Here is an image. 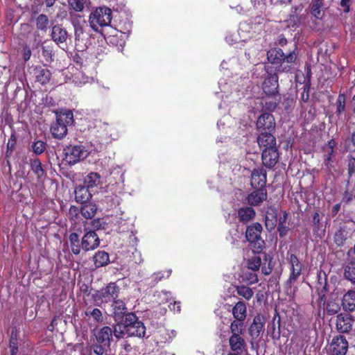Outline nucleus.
Returning <instances> with one entry per match:
<instances>
[{"mask_svg":"<svg viewBox=\"0 0 355 355\" xmlns=\"http://www.w3.org/2000/svg\"><path fill=\"white\" fill-rule=\"evenodd\" d=\"M112 11L106 6L96 8L89 16L90 27L96 32H99L102 28L108 26L112 21Z\"/></svg>","mask_w":355,"mask_h":355,"instance_id":"obj_1","label":"nucleus"},{"mask_svg":"<svg viewBox=\"0 0 355 355\" xmlns=\"http://www.w3.org/2000/svg\"><path fill=\"white\" fill-rule=\"evenodd\" d=\"M123 322L124 330L128 336L139 338L145 336L146 327L142 322L138 320L135 313H126Z\"/></svg>","mask_w":355,"mask_h":355,"instance_id":"obj_2","label":"nucleus"},{"mask_svg":"<svg viewBox=\"0 0 355 355\" xmlns=\"http://www.w3.org/2000/svg\"><path fill=\"white\" fill-rule=\"evenodd\" d=\"M119 287L116 283L111 282L107 286L96 291L92 298L96 304L113 302L119 296Z\"/></svg>","mask_w":355,"mask_h":355,"instance_id":"obj_3","label":"nucleus"},{"mask_svg":"<svg viewBox=\"0 0 355 355\" xmlns=\"http://www.w3.org/2000/svg\"><path fill=\"white\" fill-rule=\"evenodd\" d=\"M262 229V225L259 223H254L247 227L245 232L247 241L250 243L253 250L257 252L263 250L265 244L261 236Z\"/></svg>","mask_w":355,"mask_h":355,"instance_id":"obj_4","label":"nucleus"},{"mask_svg":"<svg viewBox=\"0 0 355 355\" xmlns=\"http://www.w3.org/2000/svg\"><path fill=\"white\" fill-rule=\"evenodd\" d=\"M67 162L72 165L85 159L89 155V151L83 145L69 146L64 149Z\"/></svg>","mask_w":355,"mask_h":355,"instance_id":"obj_5","label":"nucleus"},{"mask_svg":"<svg viewBox=\"0 0 355 355\" xmlns=\"http://www.w3.org/2000/svg\"><path fill=\"white\" fill-rule=\"evenodd\" d=\"M85 234L81 240L82 249L85 252L94 250L100 245V239L95 231L91 230L87 223L84 224Z\"/></svg>","mask_w":355,"mask_h":355,"instance_id":"obj_6","label":"nucleus"},{"mask_svg":"<svg viewBox=\"0 0 355 355\" xmlns=\"http://www.w3.org/2000/svg\"><path fill=\"white\" fill-rule=\"evenodd\" d=\"M284 52L281 49L275 48L267 52V59L272 64L278 65L277 70L278 71H288L290 70V66L282 67V60Z\"/></svg>","mask_w":355,"mask_h":355,"instance_id":"obj_7","label":"nucleus"},{"mask_svg":"<svg viewBox=\"0 0 355 355\" xmlns=\"http://www.w3.org/2000/svg\"><path fill=\"white\" fill-rule=\"evenodd\" d=\"M257 127L259 132H272L275 128V122L272 114H262L257 119Z\"/></svg>","mask_w":355,"mask_h":355,"instance_id":"obj_8","label":"nucleus"},{"mask_svg":"<svg viewBox=\"0 0 355 355\" xmlns=\"http://www.w3.org/2000/svg\"><path fill=\"white\" fill-rule=\"evenodd\" d=\"M348 343L343 336L334 337L330 343L329 351L331 355H345L347 351Z\"/></svg>","mask_w":355,"mask_h":355,"instance_id":"obj_9","label":"nucleus"},{"mask_svg":"<svg viewBox=\"0 0 355 355\" xmlns=\"http://www.w3.org/2000/svg\"><path fill=\"white\" fill-rule=\"evenodd\" d=\"M279 157V154L277 147L264 148L262 150V163L268 168H272L277 164Z\"/></svg>","mask_w":355,"mask_h":355,"instance_id":"obj_10","label":"nucleus"},{"mask_svg":"<svg viewBox=\"0 0 355 355\" xmlns=\"http://www.w3.org/2000/svg\"><path fill=\"white\" fill-rule=\"evenodd\" d=\"M278 87L277 76L276 74L268 73L262 85L264 93L268 96L278 95Z\"/></svg>","mask_w":355,"mask_h":355,"instance_id":"obj_11","label":"nucleus"},{"mask_svg":"<svg viewBox=\"0 0 355 355\" xmlns=\"http://www.w3.org/2000/svg\"><path fill=\"white\" fill-rule=\"evenodd\" d=\"M250 184L253 188H265L266 184V171L263 168H254L252 171Z\"/></svg>","mask_w":355,"mask_h":355,"instance_id":"obj_12","label":"nucleus"},{"mask_svg":"<svg viewBox=\"0 0 355 355\" xmlns=\"http://www.w3.org/2000/svg\"><path fill=\"white\" fill-rule=\"evenodd\" d=\"M265 324V318L261 315L254 316L252 323L249 327V334L252 340L257 339L263 331Z\"/></svg>","mask_w":355,"mask_h":355,"instance_id":"obj_13","label":"nucleus"},{"mask_svg":"<svg viewBox=\"0 0 355 355\" xmlns=\"http://www.w3.org/2000/svg\"><path fill=\"white\" fill-rule=\"evenodd\" d=\"M112 334L113 331L111 327L105 326L96 330L95 336L98 343L103 344L108 347L112 338Z\"/></svg>","mask_w":355,"mask_h":355,"instance_id":"obj_14","label":"nucleus"},{"mask_svg":"<svg viewBox=\"0 0 355 355\" xmlns=\"http://www.w3.org/2000/svg\"><path fill=\"white\" fill-rule=\"evenodd\" d=\"M256 189L248 197V202L252 206H258L267 199V191L265 188L259 187Z\"/></svg>","mask_w":355,"mask_h":355,"instance_id":"obj_15","label":"nucleus"},{"mask_svg":"<svg viewBox=\"0 0 355 355\" xmlns=\"http://www.w3.org/2000/svg\"><path fill=\"white\" fill-rule=\"evenodd\" d=\"M353 319L346 314H338L336 318V329L339 332L347 333L352 329Z\"/></svg>","mask_w":355,"mask_h":355,"instance_id":"obj_16","label":"nucleus"},{"mask_svg":"<svg viewBox=\"0 0 355 355\" xmlns=\"http://www.w3.org/2000/svg\"><path fill=\"white\" fill-rule=\"evenodd\" d=\"M327 8L324 0H312L309 6L310 13L317 19L323 18Z\"/></svg>","mask_w":355,"mask_h":355,"instance_id":"obj_17","label":"nucleus"},{"mask_svg":"<svg viewBox=\"0 0 355 355\" xmlns=\"http://www.w3.org/2000/svg\"><path fill=\"white\" fill-rule=\"evenodd\" d=\"M257 143L261 148H268L277 147L276 139L272 135V132H259L257 137Z\"/></svg>","mask_w":355,"mask_h":355,"instance_id":"obj_18","label":"nucleus"},{"mask_svg":"<svg viewBox=\"0 0 355 355\" xmlns=\"http://www.w3.org/2000/svg\"><path fill=\"white\" fill-rule=\"evenodd\" d=\"M51 36L53 42L57 44H60L67 41L68 33L64 28L58 24L52 27Z\"/></svg>","mask_w":355,"mask_h":355,"instance_id":"obj_19","label":"nucleus"},{"mask_svg":"<svg viewBox=\"0 0 355 355\" xmlns=\"http://www.w3.org/2000/svg\"><path fill=\"white\" fill-rule=\"evenodd\" d=\"M230 349L236 353L242 352L246 347V343L241 334H236L232 335L229 338Z\"/></svg>","mask_w":355,"mask_h":355,"instance_id":"obj_20","label":"nucleus"},{"mask_svg":"<svg viewBox=\"0 0 355 355\" xmlns=\"http://www.w3.org/2000/svg\"><path fill=\"white\" fill-rule=\"evenodd\" d=\"M277 211L273 207H268L266 211L265 225L268 230H272L277 223Z\"/></svg>","mask_w":355,"mask_h":355,"instance_id":"obj_21","label":"nucleus"},{"mask_svg":"<svg viewBox=\"0 0 355 355\" xmlns=\"http://www.w3.org/2000/svg\"><path fill=\"white\" fill-rule=\"evenodd\" d=\"M237 214L239 222L245 224L254 218L256 212L252 207H243L239 209Z\"/></svg>","mask_w":355,"mask_h":355,"instance_id":"obj_22","label":"nucleus"},{"mask_svg":"<svg viewBox=\"0 0 355 355\" xmlns=\"http://www.w3.org/2000/svg\"><path fill=\"white\" fill-rule=\"evenodd\" d=\"M92 191L93 190H90L85 185L77 187L75 189L76 202L83 204L87 202L92 198Z\"/></svg>","mask_w":355,"mask_h":355,"instance_id":"obj_23","label":"nucleus"},{"mask_svg":"<svg viewBox=\"0 0 355 355\" xmlns=\"http://www.w3.org/2000/svg\"><path fill=\"white\" fill-rule=\"evenodd\" d=\"M34 71L37 82L42 85H46L49 82L51 77V73L49 69L42 67H36Z\"/></svg>","mask_w":355,"mask_h":355,"instance_id":"obj_24","label":"nucleus"},{"mask_svg":"<svg viewBox=\"0 0 355 355\" xmlns=\"http://www.w3.org/2000/svg\"><path fill=\"white\" fill-rule=\"evenodd\" d=\"M342 306L345 311H353L355 310V291L350 290L343 297Z\"/></svg>","mask_w":355,"mask_h":355,"instance_id":"obj_25","label":"nucleus"},{"mask_svg":"<svg viewBox=\"0 0 355 355\" xmlns=\"http://www.w3.org/2000/svg\"><path fill=\"white\" fill-rule=\"evenodd\" d=\"M232 315L236 320L244 321L247 316V308L243 301H239L232 308Z\"/></svg>","mask_w":355,"mask_h":355,"instance_id":"obj_26","label":"nucleus"},{"mask_svg":"<svg viewBox=\"0 0 355 355\" xmlns=\"http://www.w3.org/2000/svg\"><path fill=\"white\" fill-rule=\"evenodd\" d=\"M344 277L355 283V257L350 259L344 266Z\"/></svg>","mask_w":355,"mask_h":355,"instance_id":"obj_27","label":"nucleus"},{"mask_svg":"<svg viewBox=\"0 0 355 355\" xmlns=\"http://www.w3.org/2000/svg\"><path fill=\"white\" fill-rule=\"evenodd\" d=\"M56 121L67 127L73 123V115L71 110L60 111L56 114Z\"/></svg>","mask_w":355,"mask_h":355,"instance_id":"obj_28","label":"nucleus"},{"mask_svg":"<svg viewBox=\"0 0 355 355\" xmlns=\"http://www.w3.org/2000/svg\"><path fill=\"white\" fill-rule=\"evenodd\" d=\"M348 236V231L347 227H340L338 228L334 235V241L338 247L343 246Z\"/></svg>","mask_w":355,"mask_h":355,"instance_id":"obj_29","label":"nucleus"},{"mask_svg":"<svg viewBox=\"0 0 355 355\" xmlns=\"http://www.w3.org/2000/svg\"><path fill=\"white\" fill-rule=\"evenodd\" d=\"M234 288L235 291H236V293L243 299H245L247 301L250 300L253 295H254V291L252 288L245 286L243 284L241 285H234Z\"/></svg>","mask_w":355,"mask_h":355,"instance_id":"obj_30","label":"nucleus"},{"mask_svg":"<svg viewBox=\"0 0 355 355\" xmlns=\"http://www.w3.org/2000/svg\"><path fill=\"white\" fill-rule=\"evenodd\" d=\"M94 261L96 268L107 266L110 263L108 253L105 251H98L94 256Z\"/></svg>","mask_w":355,"mask_h":355,"instance_id":"obj_31","label":"nucleus"},{"mask_svg":"<svg viewBox=\"0 0 355 355\" xmlns=\"http://www.w3.org/2000/svg\"><path fill=\"white\" fill-rule=\"evenodd\" d=\"M51 133L53 137L62 139L67 134V127L56 121L51 128Z\"/></svg>","mask_w":355,"mask_h":355,"instance_id":"obj_32","label":"nucleus"},{"mask_svg":"<svg viewBox=\"0 0 355 355\" xmlns=\"http://www.w3.org/2000/svg\"><path fill=\"white\" fill-rule=\"evenodd\" d=\"M70 248L73 254L78 255L81 252L82 245L80 243L79 236L76 233H71L69 236Z\"/></svg>","mask_w":355,"mask_h":355,"instance_id":"obj_33","label":"nucleus"},{"mask_svg":"<svg viewBox=\"0 0 355 355\" xmlns=\"http://www.w3.org/2000/svg\"><path fill=\"white\" fill-rule=\"evenodd\" d=\"M100 183V175L97 173H90L84 180V184L90 190L97 187Z\"/></svg>","mask_w":355,"mask_h":355,"instance_id":"obj_34","label":"nucleus"},{"mask_svg":"<svg viewBox=\"0 0 355 355\" xmlns=\"http://www.w3.org/2000/svg\"><path fill=\"white\" fill-rule=\"evenodd\" d=\"M263 99V107L268 111H273L279 103L280 97L279 95L272 96Z\"/></svg>","mask_w":355,"mask_h":355,"instance_id":"obj_35","label":"nucleus"},{"mask_svg":"<svg viewBox=\"0 0 355 355\" xmlns=\"http://www.w3.org/2000/svg\"><path fill=\"white\" fill-rule=\"evenodd\" d=\"M96 206L95 204L93 203H87L85 204L80 209L81 215L87 218V219H92L96 213Z\"/></svg>","mask_w":355,"mask_h":355,"instance_id":"obj_36","label":"nucleus"},{"mask_svg":"<svg viewBox=\"0 0 355 355\" xmlns=\"http://www.w3.org/2000/svg\"><path fill=\"white\" fill-rule=\"evenodd\" d=\"M112 307L115 318H121L123 315H126V307L124 302L119 300L113 301Z\"/></svg>","mask_w":355,"mask_h":355,"instance_id":"obj_37","label":"nucleus"},{"mask_svg":"<svg viewBox=\"0 0 355 355\" xmlns=\"http://www.w3.org/2000/svg\"><path fill=\"white\" fill-rule=\"evenodd\" d=\"M31 168L37 176V179H40L45 175V171L42 168V165L39 159L31 160Z\"/></svg>","mask_w":355,"mask_h":355,"instance_id":"obj_38","label":"nucleus"},{"mask_svg":"<svg viewBox=\"0 0 355 355\" xmlns=\"http://www.w3.org/2000/svg\"><path fill=\"white\" fill-rule=\"evenodd\" d=\"M317 289L319 291L320 295L322 296H324L325 294L329 291L327 283V275L325 272H323L322 274L320 273L318 275Z\"/></svg>","mask_w":355,"mask_h":355,"instance_id":"obj_39","label":"nucleus"},{"mask_svg":"<svg viewBox=\"0 0 355 355\" xmlns=\"http://www.w3.org/2000/svg\"><path fill=\"white\" fill-rule=\"evenodd\" d=\"M291 275L286 282L287 288H291L302 272V266L291 268Z\"/></svg>","mask_w":355,"mask_h":355,"instance_id":"obj_40","label":"nucleus"},{"mask_svg":"<svg viewBox=\"0 0 355 355\" xmlns=\"http://www.w3.org/2000/svg\"><path fill=\"white\" fill-rule=\"evenodd\" d=\"M49 26V20L46 15L40 14L36 18V27L37 29L46 32Z\"/></svg>","mask_w":355,"mask_h":355,"instance_id":"obj_41","label":"nucleus"},{"mask_svg":"<svg viewBox=\"0 0 355 355\" xmlns=\"http://www.w3.org/2000/svg\"><path fill=\"white\" fill-rule=\"evenodd\" d=\"M261 263V259L259 256H253L248 259L247 266L248 269L252 271H257L259 269Z\"/></svg>","mask_w":355,"mask_h":355,"instance_id":"obj_42","label":"nucleus"},{"mask_svg":"<svg viewBox=\"0 0 355 355\" xmlns=\"http://www.w3.org/2000/svg\"><path fill=\"white\" fill-rule=\"evenodd\" d=\"M345 101L346 97L344 94H340L336 101V114L338 116L341 115L345 110Z\"/></svg>","mask_w":355,"mask_h":355,"instance_id":"obj_43","label":"nucleus"},{"mask_svg":"<svg viewBox=\"0 0 355 355\" xmlns=\"http://www.w3.org/2000/svg\"><path fill=\"white\" fill-rule=\"evenodd\" d=\"M242 279L248 285H252L259 282L257 275L253 272H245L242 275Z\"/></svg>","mask_w":355,"mask_h":355,"instance_id":"obj_44","label":"nucleus"},{"mask_svg":"<svg viewBox=\"0 0 355 355\" xmlns=\"http://www.w3.org/2000/svg\"><path fill=\"white\" fill-rule=\"evenodd\" d=\"M42 55L47 62H52L54 60L53 49L51 46H42Z\"/></svg>","mask_w":355,"mask_h":355,"instance_id":"obj_45","label":"nucleus"},{"mask_svg":"<svg viewBox=\"0 0 355 355\" xmlns=\"http://www.w3.org/2000/svg\"><path fill=\"white\" fill-rule=\"evenodd\" d=\"M10 355H17L18 353V343L17 340V333L12 331L10 340Z\"/></svg>","mask_w":355,"mask_h":355,"instance_id":"obj_46","label":"nucleus"},{"mask_svg":"<svg viewBox=\"0 0 355 355\" xmlns=\"http://www.w3.org/2000/svg\"><path fill=\"white\" fill-rule=\"evenodd\" d=\"M100 344L96 343L92 345V351L89 355H109L106 352V346Z\"/></svg>","mask_w":355,"mask_h":355,"instance_id":"obj_47","label":"nucleus"},{"mask_svg":"<svg viewBox=\"0 0 355 355\" xmlns=\"http://www.w3.org/2000/svg\"><path fill=\"white\" fill-rule=\"evenodd\" d=\"M243 321L240 320H234L231 324H230V331L232 333V335H234L236 334H243Z\"/></svg>","mask_w":355,"mask_h":355,"instance_id":"obj_48","label":"nucleus"},{"mask_svg":"<svg viewBox=\"0 0 355 355\" xmlns=\"http://www.w3.org/2000/svg\"><path fill=\"white\" fill-rule=\"evenodd\" d=\"M83 34V28L80 26L75 28V40H76V48L78 51H83L85 46L80 44V42L83 40L81 35Z\"/></svg>","mask_w":355,"mask_h":355,"instance_id":"obj_49","label":"nucleus"},{"mask_svg":"<svg viewBox=\"0 0 355 355\" xmlns=\"http://www.w3.org/2000/svg\"><path fill=\"white\" fill-rule=\"evenodd\" d=\"M85 315L88 317H92L96 322H101L103 320L102 313L100 309L95 308L92 311L87 309L85 311Z\"/></svg>","mask_w":355,"mask_h":355,"instance_id":"obj_50","label":"nucleus"},{"mask_svg":"<svg viewBox=\"0 0 355 355\" xmlns=\"http://www.w3.org/2000/svg\"><path fill=\"white\" fill-rule=\"evenodd\" d=\"M32 149L35 154L41 155L46 149V144L40 140L36 141L33 143Z\"/></svg>","mask_w":355,"mask_h":355,"instance_id":"obj_51","label":"nucleus"},{"mask_svg":"<svg viewBox=\"0 0 355 355\" xmlns=\"http://www.w3.org/2000/svg\"><path fill=\"white\" fill-rule=\"evenodd\" d=\"M296 54L295 52H291L288 55L283 56L282 60V67L288 65L291 66L292 64H293L296 60Z\"/></svg>","mask_w":355,"mask_h":355,"instance_id":"obj_52","label":"nucleus"},{"mask_svg":"<svg viewBox=\"0 0 355 355\" xmlns=\"http://www.w3.org/2000/svg\"><path fill=\"white\" fill-rule=\"evenodd\" d=\"M272 337L273 338H279L280 337V319L279 318L277 324L275 322V318L273 319L272 323Z\"/></svg>","mask_w":355,"mask_h":355,"instance_id":"obj_53","label":"nucleus"},{"mask_svg":"<svg viewBox=\"0 0 355 355\" xmlns=\"http://www.w3.org/2000/svg\"><path fill=\"white\" fill-rule=\"evenodd\" d=\"M326 310L329 314L334 315L339 311L340 306L338 303L331 301L327 304Z\"/></svg>","mask_w":355,"mask_h":355,"instance_id":"obj_54","label":"nucleus"},{"mask_svg":"<svg viewBox=\"0 0 355 355\" xmlns=\"http://www.w3.org/2000/svg\"><path fill=\"white\" fill-rule=\"evenodd\" d=\"M324 150V165L327 167L331 166V164L333 162V157L334 150L330 151L329 150Z\"/></svg>","mask_w":355,"mask_h":355,"instance_id":"obj_55","label":"nucleus"},{"mask_svg":"<svg viewBox=\"0 0 355 355\" xmlns=\"http://www.w3.org/2000/svg\"><path fill=\"white\" fill-rule=\"evenodd\" d=\"M86 0H71L70 4L76 11H81L84 8Z\"/></svg>","mask_w":355,"mask_h":355,"instance_id":"obj_56","label":"nucleus"},{"mask_svg":"<svg viewBox=\"0 0 355 355\" xmlns=\"http://www.w3.org/2000/svg\"><path fill=\"white\" fill-rule=\"evenodd\" d=\"M17 144L16 137L14 135H12L8 139V144H7V152L8 154L9 152L10 153H12L14 150L15 146Z\"/></svg>","mask_w":355,"mask_h":355,"instance_id":"obj_57","label":"nucleus"},{"mask_svg":"<svg viewBox=\"0 0 355 355\" xmlns=\"http://www.w3.org/2000/svg\"><path fill=\"white\" fill-rule=\"evenodd\" d=\"M289 263L291 264V268H294L297 266H302L301 263L298 260V258L296 255L293 254H291L289 257Z\"/></svg>","mask_w":355,"mask_h":355,"instance_id":"obj_58","label":"nucleus"},{"mask_svg":"<svg viewBox=\"0 0 355 355\" xmlns=\"http://www.w3.org/2000/svg\"><path fill=\"white\" fill-rule=\"evenodd\" d=\"M288 231V227L286 224H278V232L280 237H284L286 235Z\"/></svg>","mask_w":355,"mask_h":355,"instance_id":"obj_59","label":"nucleus"},{"mask_svg":"<svg viewBox=\"0 0 355 355\" xmlns=\"http://www.w3.org/2000/svg\"><path fill=\"white\" fill-rule=\"evenodd\" d=\"M90 225H91V228H90L91 230L95 231L96 230L101 229V226H102L101 219L97 218V219H94V220H92L90 222Z\"/></svg>","mask_w":355,"mask_h":355,"instance_id":"obj_60","label":"nucleus"},{"mask_svg":"<svg viewBox=\"0 0 355 355\" xmlns=\"http://www.w3.org/2000/svg\"><path fill=\"white\" fill-rule=\"evenodd\" d=\"M313 220H312V222H313V225L315 227H317L318 228L319 227V224L320 223V220H321V216L319 214L318 211H316L313 214Z\"/></svg>","mask_w":355,"mask_h":355,"instance_id":"obj_61","label":"nucleus"},{"mask_svg":"<svg viewBox=\"0 0 355 355\" xmlns=\"http://www.w3.org/2000/svg\"><path fill=\"white\" fill-rule=\"evenodd\" d=\"M349 174L352 175L355 172V158L351 157L348 163Z\"/></svg>","mask_w":355,"mask_h":355,"instance_id":"obj_62","label":"nucleus"},{"mask_svg":"<svg viewBox=\"0 0 355 355\" xmlns=\"http://www.w3.org/2000/svg\"><path fill=\"white\" fill-rule=\"evenodd\" d=\"M336 142L334 139H331L328 141L327 144L324 148V150H329L330 151L334 150V148L336 146Z\"/></svg>","mask_w":355,"mask_h":355,"instance_id":"obj_63","label":"nucleus"},{"mask_svg":"<svg viewBox=\"0 0 355 355\" xmlns=\"http://www.w3.org/2000/svg\"><path fill=\"white\" fill-rule=\"evenodd\" d=\"M31 56V49L28 46H26L24 49V54L23 57L25 61H28Z\"/></svg>","mask_w":355,"mask_h":355,"instance_id":"obj_64","label":"nucleus"}]
</instances>
